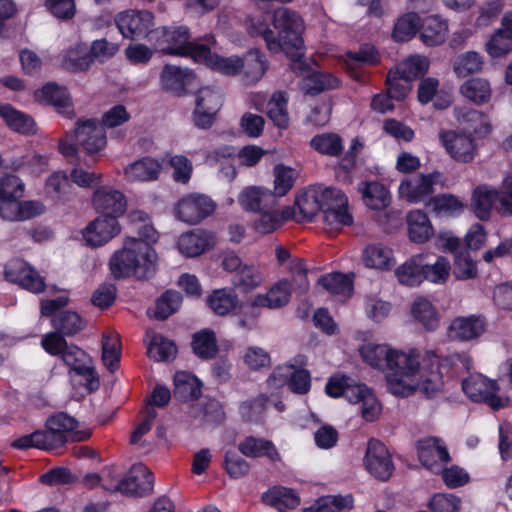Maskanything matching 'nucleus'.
I'll return each mask as SVG.
<instances>
[{"label": "nucleus", "mask_w": 512, "mask_h": 512, "mask_svg": "<svg viewBox=\"0 0 512 512\" xmlns=\"http://www.w3.org/2000/svg\"><path fill=\"white\" fill-rule=\"evenodd\" d=\"M119 32L127 39L147 38L154 25V15L146 10H126L115 17Z\"/></svg>", "instance_id": "obj_12"}, {"label": "nucleus", "mask_w": 512, "mask_h": 512, "mask_svg": "<svg viewBox=\"0 0 512 512\" xmlns=\"http://www.w3.org/2000/svg\"><path fill=\"white\" fill-rule=\"evenodd\" d=\"M482 66V56L475 51H469L456 57L454 61V72L458 77H467L481 71Z\"/></svg>", "instance_id": "obj_58"}, {"label": "nucleus", "mask_w": 512, "mask_h": 512, "mask_svg": "<svg viewBox=\"0 0 512 512\" xmlns=\"http://www.w3.org/2000/svg\"><path fill=\"white\" fill-rule=\"evenodd\" d=\"M262 500L272 507L283 506L288 509H294L300 504V498L294 490L283 486L268 489L263 493Z\"/></svg>", "instance_id": "obj_46"}, {"label": "nucleus", "mask_w": 512, "mask_h": 512, "mask_svg": "<svg viewBox=\"0 0 512 512\" xmlns=\"http://www.w3.org/2000/svg\"><path fill=\"white\" fill-rule=\"evenodd\" d=\"M222 105L223 97L218 89L201 87L195 94V107L191 115L194 126L203 130L210 129Z\"/></svg>", "instance_id": "obj_7"}, {"label": "nucleus", "mask_w": 512, "mask_h": 512, "mask_svg": "<svg viewBox=\"0 0 512 512\" xmlns=\"http://www.w3.org/2000/svg\"><path fill=\"white\" fill-rule=\"evenodd\" d=\"M215 244V235L211 231L195 229L182 234L178 240L180 252L187 257H196L212 248Z\"/></svg>", "instance_id": "obj_22"}, {"label": "nucleus", "mask_w": 512, "mask_h": 512, "mask_svg": "<svg viewBox=\"0 0 512 512\" xmlns=\"http://www.w3.org/2000/svg\"><path fill=\"white\" fill-rule=\"evenodd\" d=\"M303 31L302 18L286 7L254 19L251 25V34L261 36L269 51L284 52L292 61V71L300 75L310 69L304 61Z\"/></svg>", "instance_id": "obj_1"}, {"label": "nucleus", "mask_w": 512, "mask_h": 512, "mask_svg": "<svg viewBox=\"0 0 512 512\" xmlns=\"http://www.w3.org/2000/svg\"><path fill=\"white\" fill-rule=\"evenodd\" d=\"M360 188L365 204L372 210L385 209L390 204L389 191L377 182H363Z\"/></svg>", "instance_id": "obj_44"}, {"label": "nucleus", "mask_w": 512, "mask_h": 512, "mask_svg": "<svg viewBox=\"0 0 512 512\" xmlns=\"http://www.w3.org/2000/svg\"><path fill=\"white\" fill-rule=\"evenodd\" d=\"M292 284L288 279L276 282L267 293L255 295V303L268 309H279L287 305L291 298Z\"/></svg>", "instance_id": "obj_30"}, {"label": "nucleus", "mask_w": 512, "mask_h": 512, "mask_svg": "<svg viewBox=\"0 0 512 512\" xmlns=\"http://www.w3.org/2000/svg\"><path fill=\"white\" fill-rule=\"evenodd\" d=\"M158 233L152 225L144 224L138 229V237H127L123 247L114 252L109 261L115 279L135 277L149 280L157 272L158 256L153 248Z\"/></svg>", "instance_id": "obj_2"}, {"label": "nucleus", "mask_w": 512, "mask_h": 512, "mask_svg": "<svg viewBox=\"0 0 512 512\" xmlns=\"http://www.w3.org/2000/svg\"><path fill=\"white\" fill-rule=\"evenodd\" d=\"M63 362L70 368V373L83 377L89 391L99 388V377L93 367L87 365L89 357L87 353L76 345H69L62 355Z\"/></svg>", "instance_id": "obj_19"}, {"label": "nucleus", "mask_w": 512, "mask_h": 512, "mask_svg": "<svg viewBox=\"0 0 512 512\" xmlns=\"http://www.w3.org/2000/svg\"><path fill=\"white\" fill-rule=\"evenodd\" d=\"M461 94L476 105H483L490 101L492 91L488 80L471 78L460 86Z\"/></svg>", "instance_id": "obj_42"}, {"label": "nucleus", "mask_w": 512, "mask_h": 512, "mask_svg": "<svg viewBox=\"0 0 512 512\" xmlns=\"http://www.w3.org/2000/svg\"><path fill=\"white\" fill-rule=\"evenodd\" d=\"M78 421L66 412H57L45 422V432L54 450L62 448L69 441L80 442L90 437L87 431H77Z\"/></svg>", "instance_id": "obj_6"}, {"label": "nucleus", "mask_w": 512, "mask_h": 512, "mask_svg": "<svg viewBox=\"0 0 512 512\" xmlns=\"http://www.w3.org/2000/svg\"><path fill=\"white\" fill-rule=\"evenodd\" d=\"M120 232L118 219L99 215L83 231V238L91 247H100L109 242Z\"/></svg>", "instance_id": "obj_20"}, {"label": "nucleus", "mask_w": 512, "mask_h": 512, "mask_svg": "<svg viewBox=\"0 0 512 512\" xmlns=\"http://www.w3.org/2000/svg\"><path fill=\"white\" fill-rule=\"evenodd\" d=\"M440 177L437 170L428 174H419L411 179H404L399 185V194L409 203H420L432 197L434 184Z\"/></svg>", "instance_id": "obj_18"}, {"label": "nucleus", "mask_w": 512, "mask_h": 512, "mask_svg": "<svg viewBox=\"0 0 512 512\" xmlns=\"http://www.w3.org/2000/svg\"><path fill=\"white\" fill-rule=\"evenodd\" d=\"M458 120L464 125V129L475 137L481 139L488 136L492 131V125L490 123L487 114L475 110L465 109L458 115Z\"/></svg>", "instance_id": "obj_33"}, {"label": "nucleus", "mask_w": 512, "mask_h": 512, "mask_svg": "<svg viewBox=\"0 0 512 512\" xmlns=\"http://www.w3.org/2000/svg\"><path fill=\"white\" fill-rule=\"evenodd\" d=\"M177 352L175 343L162 335H154L147 347V355L155 361H169Z\"/></svg>", "instance_id": "obj_52"}, {"label": "nucleus", "mask_w": 512, "mask_h": 512, "mask_svg": "<svg viewBox=\"0 0 512 512\" xmlns=\"http://www.w3.org/2000/svg\"><path fill=\"white\" fill-rule=\"evenodd\" d=\"M51 325L63 336L71 337L83 330L86 323L77 312L65 310L52 317Z\"/></svg>", "instance_id": "obj_43"}, {"label": "nucleus", "mask_w": 512, "mask_h": 512, "mask_svg": "<svg viewBox=\"0 0 512 512\" xmlns=\"http://www.w3.org/2000/svg\"><path fill=\"white\" fill-rule=\"evenodd\" d=\"M233 285L243 293H248L262 283V274L254 265H243L233 277Z\"/></svg>", "instance_id": "obj_54"}, {"label": "nucleus", "mask_w": 512, "mask_h": 512, "mask_svg": "<svg viewBox=\"0 0 512 512\" xmlns=\"http://www.w3.org/2000/svg\"><path fill=\"white\" fill-rule=\"evenodd\" d=\"M92 203L99 215H114L116 219L125 213L127 206L122 192L104 186L95 190Z\"/></svg>", "instance_id": "obj_21"}, {"label": "nucleus", "mask_w": 512, "mask_h": 512, "mask_svg": "<svg viewBox=\"0 0 512 512\" xmlns=\"http://www.w3.org/2000/svg\"><path fill=\"white\" fill-rule=\"evenodd\" d=\"M363 462L366 470L380 481L389 480L395 469L385 444L374 438L368 441Z\"/></svg>", "instance_id": "obj_13"}, {"label": "nucleus", "mask_w": 512, "mask_h": 512, "mask_svg": "<svg viewBox=\"0 0 512 512\" xmlns=\"http://www.w3.org/2000/svg\"><path fill=\"white\" fill-rule=\"evenodd\" d=\"M174 396L184 401L197 399L201 394V382L192 373L178 371L174 375Z\"/></svg>", "instance_id": "obj_36"}, {"label": "nucleus", "mask_w": 512, "mask_h": 512, "mask_svg": "<svg viewBox=\"0 0 512 512\" xmlns=\"http://www.w3.org/2000/svg\"><path fill=\"white\" fill-rule=\"evenodd\" d=\"M39 103L53 106L58 114L72 120L76 113L71 95L66 87L55 82H48L34 93Z\"/></svg>", "instance_id": "obj_16"}, {"label": "nucleus", "mask_w": 512, "mask_h": 512, "mask_svg": "<svg viewBox=\"0 0 512 512\" xmlns=\"http://www.w3.org/2000/svg\"><path fill=\"white\" fill-rule=\"evenodd\" d=\"M4 277L8 282L18 284L32 293L44 292L46 288L44 278L21 259L8 261L4 268Z\"/></svg>", "instance_id": "obj_15"}, {"label": "nucleus", "mask_w": 512, "mask_h": 512, "mask_svg": "<svg viewBox=\"0 0 512 512\" xmlns=\"http://www.w3.org/2000/svg\"><path fill=\"white\" fill-rule=\"evenodd\" d=\"M274 174V190L271 193L274 194L277 202L279 197H283L292 189L295 177L293 169L282 164L275 166Z\"/></svg>", "instance_id": "obj_62"}, {"label": "nucleus", "mask_w": 512, "mask_h": 512, "mask_svg": "<svg viewBox=\"0 0 512 512\" xmlns=\"http://www.w3.org/2000/svg\"><path fill=\"white\" fill-rule=\"evenodd\" d=\"M339 79L329 73L313 71L303 79V88L311 95L339 86Z\"/></svg>", "instance_id": "obj_50"}, {"label": "nucleus", "mask_w": 512, "mask_h": 512, "mask_svg": "<svg viewBox=\"0 0 512 512\" xmlns=\"http://www.w3.org/2000/svg\"><path fill=\"white\" fill-rule=\"evenodd\" d=\"M183 296L179 291L167 289L155 302L153 318L158 321H164L176 313L182 304Z\"/></svg>", "instance_id": "obj_41"}, {"label": "nucleus", "mask_w": 512, "mask_h": 512, "mask_svg": "<svg viewBox=\"0 0 512 512\" xmlns=\"http://www.w3.org/2000/svg\"><path fill=\"white\" fill-rule=\"evenodd\" d=\"M216 207V203L209 196L190 193L177 202L175 213L181 221L197 224L212 215Z\"/></svg>", "instance_id": "obj_11"}, {"label": "nucleus", "mask_w": 512, "mask_h": 512, "mask_svg": "<svg viewBox=\"0 0 512 512\" xmlns=\"http://www.w3.org/2000/svg\"><path fill=\"white\" fill-rule=\"evenodd\" d=\"M354 507V498L347 495H325L319 497L315 502L306 508V512H341L351 510Z\"/></svg>", "instance_id": "obj_39"}, {"label": "nucleus", "mask_w": 512, "mask_h": 512, "mask_svg": "<svg viewBox=\"0 0 512 512\" xmlns=\"http://www.w3.org/2000/svg\"><path fill=\"white\" fill-rule=\"evenodd\" d=\"M438 137L446 153L456 162L471 163L478 154L475 138L464 132L441 129Z\"/></svg>", "instance_id": "obj_10"}, {"label": "nucleus", "mask_w": 512, "mask_h": 512, "mask_svg": "<svg viewBox=\"0 0 512 512\" xmlns=\"http://www.w3.org/2000/svg\"><path fill=\"white\" fill-rule=\"evenodd\" d=\"M73 137L75 142L89 155L100 152L107 145L106 131L94 118L78 119L75 123Z\"/></svg>", "instance_id": "obj_14"}, {"label": "nucleus", "mask_w": 512, "mask_h": 512, "mask_svg": "<svg viewBox=\"0 0 512 512\" xmlns=\"http://www.w3.org/2000/svg\"><path fill=\"white\" fill-rule=\"evenodd\" d=\"M238 202L243 210L254 213L275 208L277 205L271 190L260 186L244 188L238 196Z\"/></svg>", "instance_id": "obj_23"}, {"label": "nucleus", "mask_w": 512, "mask_h": 512, "mask_svg": "<svg viewBox=\"0 0 512 512\" xmlns=\"http://www.w3.org/2000/svg\"><path fill=\"white\" fill-rule=\"evenodd\" d=\"M94 477L101 482L103 489L109 492H119L125 496L143 497L150 494L154 486L153 473L142 463H136L123 477L113 474V469L102 472V476Z\"/></svg>", "instance_id": "obj_5"}, {"label": "nucleus", "mask_w": 512, "mask_h": 512, "mask_svg": "<svg viewBox=\"0 0 512 512\" xmlns=\"http://www.w3.org/2000/svg\"><path fill=\"white\" fill-rule=\"evenodd\" d=\"M487 328L485 316L471 314L455 317L447 328V337L452 341L468 342L481 337Z\"/></svg>", "instance_id": "obj_17"}, {"label": "nucleus", "mask_w": 512, "mask_h": 512, "mask_svg": "<svg viewBox=\"0 0 512 512\" xmlns=\"http://www.w3.org/2000/svg\"><path fill=\"white\" fill-rule=\"evenodd\" d=\"M499 202V191L486 184L476 186L471 195V209L476 218L488 221L493 205Z\"/></svg>", "instance_id": "obj_25"}, {"label": "nucleus", "mask_w": 512, "mask_h": 512, "mask_svg": "<svg viewBox=\"0 0 512 512\" xmlns=\"http://www.w3.org/2000/svg\"><path fill=\"white\" fill-rule=\"evenodd\" d=\"M287 103L284 92L274 93L268 103L267 116L280 129H286L289 125Z\"/></svg>", "instance_id": "obj_51"}, {"label": "nucleus", "mask_w": 512, "mask_h": 512, "mask_svg": "<svg viewBox=\"0 0 512 512\" xmlns=\"http://www.w3.org/2000/svg\"><path fill=\"white\" fill-rule=\"evenodd\" d=\"M318 284L334 295H343L353 289L351 278L341 272H333L320 276Z\"/></svg>", "instance_id": "obj_57"}, {"label": "nucleus", "mask_w": 512, "mask_h": 512, "mask_svg": "<svg viewBox=\"0 0 512 512\" xmlns=\"http://www.w3.org/2000/svg\"><path fill=\"white\" fill-rule=\"evenodd\" d=\"M463 392L473 402L485 403L492 410L498 411L508 405V400L497 393L499 385L497 381L490 380L481 374L470 375L462 381Z\"/></svg>", "instance_id": "obj_8"}, {"label": "nucleus", "mask_w": 512, "mask_h": 512, "mask_svg": "<svg viewBox=\"0 0 512 512\" xmlns=\"http://www.w3.org/2000/svg\"><path fill=\"white\" fill-rule=\"evenodd\" d=\"M191 347L193 353L202 360L215 358L219 351L215 332L211 329H202L194 333Z\"/></svg>", "instance_id": "obj_37"}, {"label": "nucleus", "mask_w": 512, "mask_h": 512, "mask_svg": "<svg viewBox=\"0 0 512 512\" xmlns=\"http://www.w3.org/2000/svg\"><path fill=\"white\" fill-rule=\"evenodd\" d=\"M467 359L460 354L439 356L433 351H427L419 361V369L416 375L420 378V389L428 397L432 398L439 392L444 383L458 377L465 369Z\"/></svg>", "instance_id": "obj_4"}, {"label": "nucleus", "mask_w": 512, "mask_h": 512, "mask_svg": "<svg viewBox=\"0 0 512 512\" xmlns=\"http://www.w3.org/2000/svg\"><path fill=\"white\" fill-rule=\"evenodd\" d=\"M359 351L365 363L382 371L387 370V386L393 395L408 397L414 393L415 386L406 380L415 377L419 369L420 353L416 349L406 354L385 345L367 344Z\"/></svg>", "instance_id": "obj_3"}, {"label": "nucleus", "mask_w": 512, "mask_h": 512, "mask_svg": "<svg viewBox=\"0 0 512 512\" xmlns=\"http://www.w3.org/2000/svg\"><path fill=\"white\" fill-rule=\"evenodd\" d=\"M310 146L319 154L331 157H338L343 152L342 138L333 132L315 135L310 141Z\"/></svg>", "instance_id": "obj_48"}, {"label": "nucleus", "mask_w": 512, "mask_h": 512, "mask_svg": "<svg viewBox=\"0 0 512 512\" xmlns=\"http://www.w3.org/2000/svg\"><path fill=\"white\" fill-rule=\"evenodd\" d=\"M409 239L418 244L427 242L434 229L428 215L423 210H412L407 215Z\"/></svg>", "instance_id": "obj_32"}, {"label": "nucleus", "mask_w": 512, "mask_h": 512, "mask_svg": "<svg viewBox=\"0 0 512 512\" xmlns=\"http://www.w3.org/2000/svg\"><path fill=\"white\" fill-rule=\"evenodd\" d=\"M11 447L17 450H28L36 448L44 451H54L45 430H36L30 434L23 435L12 441Z\"/></svg>", "instance_id": "obj_53"}, {"label": "nucleus", "mask_w": 512, "mask_h": 512, "mask_svg": "<svg viewBox=\"0 0 512 512\" xmlns=\"http://www.w3.org/2000/svg\"><path fill=\"white\" fill-rule=\"evenodd\" d=\"M269 402V397L261 393L253 399L243 401L239 405V414L243 421L262 423Z\"/></svg>", "instance_id": "obj_47"}, {"label": "nucleus", "mask_w": 512, "mask_h": 512, "mask_svg": "<svg viewBox=\"0 0 512 512\" xmlns=\"http://www.w3.org/2000/svg\"><path fill=\"white\" fill-rule=\"evenodd\" d=\"M425 255L417 254L407 259L395 270V276L400 284L416 287L423 282V260Z\"/></svg>", "instance_id": "obj_34"}, {"label": "nucleus", "mask_w": 512, "mask_h": 512, "mask_svg": "<svg viewBox=\"0 0 512 512\" xmlns=\"http://www.w3.org/2000/svg\"><path fill=\"white\" fill-rule=\"evenodd\" d=\"M426 208L438 217L455 218L464 212V203L454 194L440 193L428 199Z\"/></svg>", "instance_id": "obj_28"}, {"label": "nucleus", "mask_w": 512, "mask_h": 512, "mask_svg": "<svg viewBox=\"0 0 512 512\" xmlns=\"http://www.w3.org/2000/svg\"><path fill=\"white\" fill-rule=\"evenodd\" d=\"M207 307L213 314L225 317L239 306V297L233 288L224 287L212 290L206 298Z\"/></svg>", "instance_id": "obj_27"}, {"label": "nucleus", "mask_w": 512, "mask_h": 512, "mask_svg": "<svg viewBox=\"0 0 512 512\" xmlns=\"http://www.w3.org/2000/svg\"><path fill=\"white\" fill-rule=\"evenodd\" d=\"M161 163L150 156L142 157L124 169L125 176L131 181L148 182L159 178Z\"/></svg>", "instance_id": "obj_31"}, {"label": "nucleus", "mask_w": 512, "mask_h": 512, "mask_svg": "<svg viewBox=\"0 0 512 512\" xmlns=\"http://www.w3.org/2000/svg\"><path fill=\"white\" fill-rule=\"evenodd\" d=\"M0 117L7 127L21 135L30 136L37 133V124L34 118L16 109L9 103L0 104Z\"/></svg>", "instance_id": "obj_24"}, {"label": "nucleus", "mask_w": 512, "mask_h": 512, "mask_svg": "<svg viewBox=\"0 0 512 512\" xmlns=\"http://www.w3.org/2000/svg\"><path fill=\"white\" fill-rule=\"evenodd\" d=\"M391 251L382 244H370L363 251V261L366 267L376 269H389Z\"/></svg>", "instance_id": "obj_55"}, {"label": "nucleus", "mask_w": 512, "mask_h": 512, "mask_svg": "<svg viewBox=\"0 0 512 512\" xmlns=\"http://www.w3.org/2000/svg\"><path fill=\"white\" fill-rule=\"evenodd\" d=\"M324 223L334 229H340L344 226L353 224V216L349 212L348 201L336 204L335 208L323 213Z\"/></svg>", "instance_id": "obj_61"}, {"label": "nucleus", "mask_w": 512, "mask_h": 512, "mask_svg": "<svg viewBox=\"0 0 512 512\" xmlns=\"http://www.w3.org/2000/svg\"><path fill=\"white\" fill-rule=\"evenodd\" d=\"M421 17L416 12H407L397 18L391 37L395 42L410 41L420 29Z\"/></svg>", "instance_id": "obj_40"}, {"label": "nucleus", "mask_w": 512, "mask_h": 512, "mask_svg": "<svg viewBox=\"0 0 512 512\" xmlns=\"http://www.w3.org/2000/svg\"><path fill=\"white\" fill-rule=\"evenodd\" d=\"M411 313L414 319L421 323L427 331H434L439 325L436 308L425 298L419 297L413 302Z\"/></svg>", "instance_id": "obj_45"}, {"label": "nucleus", "mask_w": 512, "mask_h": 512, "mask_svg": "<svg viewBox=\"0 0 512 512\" xmlns=\"http://www.w3.org/2000/svg\"><path fill=\"white\" fill-rule=\"evenodd\" d=\"M189 73L178 66L166 64L160 74L161 86L165 91L177 96L184 95L188 85Z\"/></svg>", "instance_id": "obj_35"}, {"label": "nucleus", "mask_w": 512, "mask_h": 512, "mask_svg": "<svg viewBox=\"0 0 512 512\" xmlns=\"http://www.w3.org/2000/svg\"><path fill=\"white\" fill-rule=\"evenodd\" d=\"M94 63L93 55L85 43H77L67 50L63 58L64 67L73 73L85 72Z\"/></svg>", "instance_id": "obj_38"}, {"label": "nucleus", "mask_w": 512, "mask_h": 512, "mask_svg": "<svg viewBox=\"0 0 512 512\" xmlns=\"http://www.w3.org/2000/svg\"><path fill=\"white\" fill-rule=\"evenodd\" d=\"M419 37L423 44L429 47L438 46L445 42L448 25L437 15L420 19Z\"/></svg>", "instance_id": "obj_29"}, {"label": "nucleus", "mask_w": 512, "mask_h": 512, "mask_svg": "<svg viewBox=\"0 0 512 512\" xmlns=\"http://www.w3.org/2000/svg\"><path fill=\"white\" fill-rule=\"evenodd\" d=\"M453 275L456 279L467 280L476 277L477 267L468 251H460L455 255Z\"/></svg>", "instance_id": "obj_64"}, {"label": "nucleus", "mask_w": 512, "mask_h": 512, "mask_svg": "<svg viewBox=\"0 0 512 512\" xmlns=\"http://www.w3.org/2000/svg\"><path fill=\"white\" fill-rule=\"evenodd\" d=\"M239 452L248 458L266 457L272 462L281 460L280 453L273 441L255 436H247L238 444Z\"/></svg>", "instance_id": "obj_26"}, {"label": "nucleus", "mask_w": 512, "mask_h": 512, "mask_svg": "<svg viewBox=\"0 0 512 512\" xmlns=\"http://www.w3.org/2000/svg\"><path fill=\"white\" fill-rule=\"evenodd\" d=\"M238 308V326L243 329L251 330L257 326L262 305L255 303V296L248 303H240Z\"/></svg>", "instance_id": "obj_63"}, {"label": "nucleus", "mask_w": 512, "mask_h": 512, "mask_svg": "<svg viewBox=\"0 0 512 512\" xmlns=\"http://www.w3.org/2000/svg\"><path fill=\"white\" fill-rule=\"evenodd\" d=\"M319 201L318 189L316 188L307 189L296 197L295 205L299 210L302 220L311 222L321 212Z\"/></svg>", "instance_id": "obj_49"}, {"label": "nucleus", "mask_w": 512, "mask_h": 512, "mask_svg": "<svg viewBox=\"0 0 512 512\" xmlns=\"http://www.w3.org/2000/svg\"><path fill=\"white\" fill-rule=\"evenodd\" d=\"M487 53L494 58L502 57L512 51V32L496 30L486 43Z\"/></svg>", "instance_id": "obj_60"}, {"label": "nucleus", "mask_w": 512, "mask_h": 512, "mask_svg": "<svg viewBox=\"0 0 512 512\" xmlns=\"http://www.w3.org/2000/svg\"><path fill=\"white\" fill-rule=\"evenodd\" d=\"M450 271V261L444 256H438L433 264H428L423 260V281L444 284L449 278Z\"/></svg>", "instance_id": "obj_56"}, {"label": "nucleus", "mask_w": 512, "mask_h": 512, "mask_svg": "<svg viewBox=\"0 0 512 512\" xmlns=\"http://www.w3.org/2000/svg\"><path fill=\"white\" fill-rule=\"evenodd\" d=\"M121 349L118 337L112 338L103 335L102 338V361L110 372H115L120 366Z\"/></svg>", "instance_id": "obj_59"}, {"label": "nucleus", "mask_w": 512, "mask_h": 512, "mask_svg": "<svg viewBox=\"0 0 512 512\" xmlns=\"http://www.w3.org/2000/svg\"><path fill=\"white\" fill-rule=\"evenodd\" d=\"M190 38L191 34L187 26H162L150 31L148 42L157 52L183 56L185 55V48Z\"/></svg>", "instance_id": "obj_9"}]
</instances>
